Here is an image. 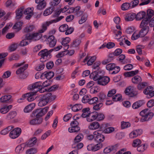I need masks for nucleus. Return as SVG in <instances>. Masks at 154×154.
<instances>
[{
  "label": "nucleus",
  "mask_w": 154,
  "mask_h": 154,
  "mask_svg": "<svg viewBox=\"0 0 154 154\" xmlns=\"http://www.w3.org/2000/svg\"><path fill=\"white\" fill-rule=\"evenodd\" d=\"M132 88L133 87L131 86H129L127 88L125 91V94L130 97H133L136 96L137 93L132 89Z\"/></svg>",
  "instance_id": "obj_19"
},
{
  "label": "nucleus",
  "mask_w": 154,
  "mask_h": 154,
  "mask_svg": "<svg viewBox=\"0 0 154 154\" xmlns=\"http://www.w3.org/2000/svg\"><path fill=\"white\" fill-rule=\"evenodd\" d=\"M54 23L53 20L49 21H47L42 24V29L40 30L41 33H43L47 29V27L51 24Z\"/></svg>",
  "instance_id": "obj_23"
},
{
  "label": "nucleus",
  "mask_w": 154,
  "mask_h": 154,
  "mask_svg": "<svg viewBox=\"0 0 154 154\" xmlns=\"http://www.w3.org/2000/svg\"><path fill=\"white\" fill-rule=\"evenodd\" d=\"M84 136L82 133L79 134L75 137L74 139V143H77L81 141L83 139Z\"/></svg>",
  "instance_id": "obj_54"
},
{
  "label": "nucleus",
  "mask_w": 154,
  "mask_h": 154,
  "mask_svg": "<svg viewBox=\"0 0 154 154\" xmlns=\"http://www.w3.org/2000/svg\"><path fill=\"white\" fill-rule=\"evenodd\" d=\"M13 128L14 127L13 126H9L2 130L0 132V134L2 135H5L7 134L8 132L10 131H11Z\"/></svg>",
  "instance_id": "obj_43"
},
{
  "label": "nucleus",
  "mask_w": 154,
  "mask_h": 154,
  "mask_svg": "<svg viewBox=\"0 0 154 154\" xmlns=\"http://www.w3.org/2000/svg\"><path fill=\"white\" fill-rule=\"evenodd\" d=\"M115 94L116 90L113 89L108 91L107 96L109 97H112V100L114 101L116 99V95H115Z\"/></svg>",
  "instance_id": "obj_56"
},
{
  "label": "nucleus",
  "mask_w": 154,
  "mask_h": 154,
  "mask_svg": "<svg viewBox=\"0 0 154 154\" xmlns=\"http://www.w3.org/2000/svg\"><path fill=\"white\" fill-rule=\"evenodd\" d=\"M78 125L79 123L76 121H72L70 123V127L68 128V131L71 133L79 131L80 128Z\"/></svg>",
  "instance_id": "obj_9"
},
{
  "label": "nucleus",
  "mask_w": 154,
  "mask_h": 154,
  "mask_svg": "<svg viewBox=\"0 0 154 154\" xmlns=\"http://www.w3.org/2000/svg\"><path fill=\"white\" fill-rule=\"evenodd\" d=\"M28 40H29L26 38V35L25 38L21 41L18 44L19 46L21 47H24L28 45L30 42L28 41Z\"/></svg>",
  "instance_id": "obj_47"
},
{
  "label": "nucleus",
  "mask_w": 154,
  "mask_h": 154,
  "mask_svg": "<svg viewBox=\"0 0 154 154\" xmlns=\"http://www.w3.org/2000/svg\"><path fill=\"white\" fill-rule=\"evenodd\" d=\"M139 71L138 70H136L134 71H132L130 72H127L124 73V76L126 77H130L133 76L137 74Z\"/></svg>",
  "instance_id": "obj_42"
},
{
  "label": "nucleus",
  "mask_w": 154,
  "mask_h": 154,
  "mask_svg": "<svg viewBox=\"0 0 154 154\" xmlns=\"http://www.w3.org/2000/svg\"><path fill=\"white\" fill-rule=\"evenodd\" d=\"M82 113L81 115L82 117L87 118V117L91 113L90 111V109L88 107L83 109L82 110Z\"/></svg>",
  "instance_id": "obj_35"
},
{
  "label": "nucleus",
  "mask_w": 154,
  "mask_h": 154,
  "mask_svg": "<svg viewBox=\"0 0 154 154\" xmlns=\"http://www.w3.org/2000/svg\"><path fill=\"white\" fill-rule=\"evenodd\" d=\"M100 91L99 87L97 86H94L90 89V93L91 94H96Z\"/></svg>",
  "instance_id": "obj_51"
},
{
  "label": "nucleus",
  "mask_w": 154,
  "mask_h": 154,
  "mask_svg": "<svg viewBox=\"0 0 154 154\" xmlns=\"http://www.w3.org/2000/svg\"><path fill=\"white\" fill-rule=\"evenodd\" d=\"M140 115L142 117L141 120L142 122H143L151 119L154 115V114L148 109H145L142 110L140 112Z\"/></svg>",
  "instance_id": "obj_4"
},
{
  "label": "nucleus",
  "mask_w": 154,
  "mask_h": 154,
  "mask_svg": "<svg viewBox=\"0 0 154 154\" xmlns=\"http://www.w3.org/2000/svg\"><path fill=\"white\" fill-rule=\"evenodd\" d=\"M110 81V78L107 76L101 77L100 78L97 83L98 84L102 85H107Z\"/></svg>",
  "instance_id": "obj_18"
},
{
  "label": "nucleus",
  "mask_w": 154,
  "mask_h": 154,
  "mask_svg": "<svg viewBox=\"0 0 154 154\" xmlns=\"http://www.w3.org/2000/svg\"><path fill=\"white\" fill-rule=\"evenodd\" d=\"M5 5L6 7H9L11 9H14L15 8V4L12 3V2L10 0H8L6 2Z\"/></svg>",
  "instance_id": "obj_62"
},
{
  "label": "nucleus",
  "mask_w": 154,
  "mask_h": 154,
  "mask_svg": "<svg viewBox=\"0 0 154 154\" xmlns=\"http://www.w3.org/2000/svg\"><path fill=\"white\" fill-rule=\"evenodd\" d=\"M11 96L9 95L2 96L0 98V103H6L9 101L11 98Z\"/></svg>",
  "instance_id": "obj_32"
},
{
  "label": "nucleus",
  "mask_w": 154,
  "mask_h": 154,
  "mask_svg": "<svg viewBox=\"0 0 154 154\" xmlns=\"http://www.w3.org/2000/svg\"><path fill=\"white\" fill-rule=\"evenodd\" d=\"M24 8H20V9L17 10L16 13V18L19 19L22 16L23 13Z\"/></svg>",
  "instance_id": "obj_48"
},
{
  "label": "nucleus",
  "mask_w": 154,
  "mask_h": 154,
  "mask_svg": "<svg viewBox=\"0 0 154 154\" xmlns=\"http://www.w3.org/2000/svg\"><path fill=\"white\" fill-rule=\"evenodd\" d=\"M17 113L15 111H12L9 112L6 116V119L10 120L14 118L16 116Z\"/></svg>",
  "instance_id": "obj_44"
},
{
  "label": "nucleus",
  "mask_w": 154,
  "mask_h": 154,
  "mask_svg": "<svg viewBox=\"0 0 154 154\" xmlns=\"http://www.w3.org/2000/svg\"><path fill=\"white\" fill-rule=\"evenodd\" d=\"M93 134L94 135V140L97 142L99 143H101L104 140L105 137L101 133L97 131H96L93 132Z\"/></svg>",
  "instance_id": "obj_12"
},
{
  "label": "nucleus",
  "mask_w": 154,
  "mask_h": 154,
  "mask_svg": "<svg viewBox=\"0 0 154 154\" xmlns=\"http://www.w3.org/2000/svg\"><path fill=\"white\" fill-rule=\"evenodd\" d=\"M18 44L17 43H13L11 44L9 47V50L10 52L15 51L19 46Z\"/></svg>",
  "instance_id": "obj_52"
},
{
  "label": "nucleus",
  "mask_w": 154,
  "mask_h": 154,
  "mask_svg": "<svg viewBox=\"0 0 154 154\" xmlns=\"http://www.w3.org/2000/svg\"><path fill=\"white\" fill-rule=\"evenodd\" d=\"M35 104L34 103H32L26 106L24 109V111L26 113L31 111L35 107Z\"/></svg>",
  "instance_id": "obj_30"
},
{
  "label": "nucleus",
  "mask_w": 154,
  "mask_h": 154,
  "mask_svg": "<svg viewBox=\"0 0 154 154\" xmlns=\"http://www.w3.org/2000/svg\"><path fill=\"white\" fill-rule=\"evenodd\" d=\"M146 15V12L144 11L139 12L136 15V19L137 20H140L145 17Z\"/></svg>",
  "instance_id": "obj_34"
},
{
  "label": "nucleus",
  "mask_w": 154,
  "mask_h": 154,
  "mask_svg": "<svg viewBox=\"0 0 154 154\" xmlns=\"http://www.w3.org/2000/svg\"><path fill=\"white\" fill-rule=\"evenodd\" d=\"M136 18V14L134 13H130L126 15L125 19L127 21H132L135 18Z\"/></svg>",
  "instance_id": "obj_38"
},
{
  "label": "nucleus",
  "mask_w": 154,
  "mask_h": 154,
  "mask_svg": "<svg viewBox=\"0 0 154 154\" xmlns=\"http://www.w3.org/2000/svg\"><path fill=\"white\" fill-rule=\"evenodd\" d=\"M148 21L147 20H143L140 25V27L142 28L139 32L141 37H143L148 32L149 27V26Z\"/></svg>",
  "instance_id": "obj_3"
},
{
  "label": "nucleus",
  "mask_w": 154,
  "mask_h": 154,
  "mask_svg": "<svg viewBox=\"0 0 154 154\" xmlns=\"http://www.w3.org/2000/svg\"><path fill=\"white\" fill-rule=\"evenodd\" d=\"M20 67L16 71V73L18 75L19 77L23 79L25 78L24 77L21 76V75H23V72L27 68L28 65L27 64H24V62L18 63H15L13 66V68H15Z\"/></svg>",
  "instance_id": "obj_1"
},
{
  "label": "nucleus",
  "mask_w": 154,
  "mask_h": 154,
  "mask_svg": "<svg viewBox=\"0 0 154 154\" xmlns=\"http://www.w3.org/2000/svg\"><path fill=\"white\" fill-rule=\"evenodd\" d=\"M116 149L115 145H111L108 146L103 149V153L105 154H107L113 151Z\"/></svg>",
  "instance_id": "obj_26"
},
{
  "label": "nucleus",
  "mask_w": 154,
  "mask_h": 154,
  "mask_svg": "<svg viewBox=\"0 0 154 154\" xmlns=\"http://www.w3.org/2000/svg\"><path fill=\"white\" fill-rule=\"evenodd\" d=\"M11 105H4L0 107V113L2 114L7 113L12 108Z\"/></svg>",
  "instance_id": "obj_14"
},
{
  "label": "nucleus",
  "mask_w": 154,
  "mask_h": 154,
  "mask_svg": "<svg viewBox=\"0 0 154 154\" xmlns=\"http://www.w3.org/2000/svg\"><path fill=\"white\" fill-rule=\"evenodd\" d=\"M47 41L50 47H54L56 44V40L55 39L54 36L53 35H51L49 36L47 39Z\"/></svg>",
  "instance_id": "obj_25"
},
{
  "label": "nucleus",
  "mask_w": 154,
  "mask_h": 154,
  "mask_svg": "<svg viewBox=\"0 0 154 154\" xmlns=\"http://www.w3.org/2000/svg\"><path fill=\"white\" fill-rule=\"evenodd\" d=\"M90 77L91 79H93L94 81L97 80V81L100 77L98 74L97 72L96 71H94L90 74Z\"/></svg>",
  "instance_id": "obj_37"
},
{
  "label": "nucleus",
  "mask_w": 154,
  "mask_h": 154,
  "mask_svg": "<svg viewBox=\"0 0 154 154\" xmlns=\"http://www.w3.org/2000/svg\"><path fill=\"white\" fill-rule=\"evenodd\" d=\"M103 145L102 143H98L96 144H90L87 146V149L88 151L95 152L102 148Z\"/></svg>",
  "instance_id": "obj_11"
},
{
  "label": "nucleus",
  "mask_w": 154,
  "mask_h": 154,
  "mask_svg": "<svg viewBox=\"0 0 154 154\" xmlns=\"http://www.w3.org/2000/svg\"><path fill=\"white\" fill-rule=\"evenodd\" d=\"M40 30V32H35L32 34H28L26 35V38L31 41H37L39 40L41 38L42 35Z\"/></svg>",
  "instance_id": "obj_7"
},
{
  "label": "nucleus",
  "mask_w": 154,
  "mask_h": 154,
  "mask_svg": "<svg viewBox=\"0 0 154 154\" xmlns=\"http://www.w3.org/2000/svg\"><path fill=\"white\" fill-rule=\"evenodd\" d=\"M55 9L53 7L50 6L46 9L43 12V15L44 16H47L51 14L54 11Z\"/></svg>",
  "instance_id": "obj_29"
},
{
  "label": "nucleus",
  "mask_w": 154,
  "mask_h": 154,
  "mask_svg": "<svg viewBox=\"0 0 154 154\" xmlns=\"http://www.w3.org/2000/svg\"><path fill=\"white\" fill-rule=\"evenodd\" d=\"M52 51V50L48 51L47 49H45L41 51L38 53V55L41 56V61L43 62L46 61L51 57L50 54Z\"/></svg>",
  "instance_id": "obj_6"
},
{
  "label": "nucleus",
  "mask_w": 154,
  "mask_h": 154,
  "mask_svg": "<svg viewBox=\"0 0 154 154\" xmlns=\"http://www.w3.org/2000/svg\"><path fill=\"white\" fill-rule=\"evenodd\" d=\"M35 29V26L32 25H29L26 26L23 29V31L25 32H29Z\"/></svg>",
  "instance_id": "obj_41"
},
{
  "label": "nucleus",
  "mask_w": 154,
  "mask_h": 154,
  "mask_svg": "<svg viewBox=\"0 0 154 154\" xmlns=\"http://www.w3.org/2000/svg\"><path fill=\"white\" fill-rule=\"evenodd\" d=\"M122 34V32L120 30H116V39L118 42H119V44L121 46H124V42L128 46L131 45V42L128 39H126L124 36H121Z\"/></svg>",
  "instance_id": "obj_5"
},
{
  "label": "nucleus",
  "mask_w": 154,
  "mask_h": 154,
  "mask_svg": "<svg viewBox=\"0 0 154 154\" xmlns=\"http://www.w3.org/2000/svg\"><path fill=\"white\" fill-rule=\"evenodd\" d=\"M37 152L36 149L34 148H31L27 149L26 152V154H34Z\"/></svg>",
  "instance_id": "obj_64"
},
{
  "label": "nucleus",
  "mask_w": 154,
  "mask_h": 154,
  "mask_svg": "<svg viewBox=\"0 0 154 154\" xmlns=\"http://www.w3.org/2000/svg\"><path fill=\"white\" fill-rule=\"evenodd\" d=\"M91 96L88 95H86L84 96L82 100V102L83 103H88L89 104V101H90L91 98Z\"/></svg>",
  "instance_id": "obj_57"
},
{
  "label": "nucleus",
  "mask_w": 154,
  "mask_h": 154,
  "mask_svg": "<svg viewBox=\"0 0 154 154\" xmlns=\"http://www.w3.org/2000/svg\"><path fill=\"white\" fill-rule=\"evenodd\" d=\"M36 142V138L35 137H33L28 142V146L29 147L32 146L35 144Z\"/></svg>",
  "instance_id": "obj_59"
},
{
  "label": "nucleus",
  "mask_w": 154,
  "mask_h": 154,
  "mask_svg": "<svg viewBox=\"0 0 154 154\" xmlns=\"http://www.w3.org/2000/svg\"><path fill=\"white\" fill-rule=\"evenodd\" d=\"M80 40L77 39L74 40L71 44V46L73 48H78L81 43Z\"/></svg>",
  "instance_id": "obj_50"
},
{
  "label": "nucleus",
  "mask_w": 154,
  "mask_h": 154,
  "mask_svg": "<svg viewBox=\"0 0 154 154\" xmlns=\"http://www.w3.org/2000/svg\"><path fill=\"white\" fill-rule=\"evenodd\" d=\"M106 125L104 123L100 125V124L97 122H94L90 124L88 126V128L90 130L94 131L97 130L100 128L101 130L102 129V127Z\"/></svg>",
  "instance_id": "obj_8"
},
{
  "label": "nucleus",
  "mask_w": 154,
  "mask_h": 154,
  "mask_svg": "<svg viewBox=\"0 0 154 154\" xmlns=\"http://www.w3.org/2000/svg\"><path fill=\"white\" fill-rule=\"evenodd\" d=\"M51 84V82L50 81H46L42 83V88L41 89H39V92L40 93H43L47 91V89H45V88L49 86Z\"/></svg>",
  "instance_id": "obj_24"
},
{
  "label": "nucleus",
  "mask_w": 154,
  "mask_h": 154,
  "mask_svg": "<svg viewBox=\"0 0 154 154\" xmlns=\"http://www.w3.org/2000/svg\"><path fill=\"white\" fill-rule=\"evenodd\" d=\"M49 107L46 106L43 109H37L35 111L36 116L37 117H41L46 113Z\"/></svg>",
  "instance_id": "obj_15"
},
{
  "label": "nucleus",
  "mask_w": 154,
  "mask_h": 154,
  "mask_svg": "<svg viewBox=\"0 0 154 154\" xmlns=\"http://www.w3.org/2000/svg\"><path fill=\"white\" fill-rule=\"evenodd\" d=\"M12 26V24L11 23H8L2 29V33H5Z\"/></svg>",
  "instance_id": "obj_60"
},
{
  "label": "nucleus",
  "mask_w": 154,
  "mask_h": 154,
  "mask_svg": "<svg viewBox=\"0 0 154 154\" xmlns=\"http://www.w3.org/2000/svg\"><path fill=\"white\" fill-rule=\"evenodd\" d=\"M132 81L134 84H138L141 82L142 79L139 76L136 75L132 78Z\"/></svg>",
  "instance_id": "obj_49"
},
{
  "label": "nucleus",
  "mask_w": 154,
  "mask_h": 154,
  "mask_svg": "<svg viewBox=\"0 0 154 154\" xmlns=\"http://www.w3.org/2000/svg\"><path fill=\"white\" fill-rule=\"evenodd\" d=\"M61 0H51L49 2L50 6L53 7L55 9V7L58 6L60 3Z\"/></svg>",
  "instance_id": "obj_40"
},
{
  "label": "nucleus",
  "mask_w": 154,
  "mask_h": 154,
  "mask_svg": "<svg viewBox=\"0 0 154 154\" xmlns=\"http://www.w3.org/2000/svg\"><path fill=\"white\" fill-rule=\"evenodd\" d=\"M144 103V102L143 100H139L134 102L132 106L134 109H136L141 107Z\"/></svg>",
  "instance_id": "obj_39"
},
{
  "label": "nucleus",
  "mask_w": 154,
  "mask_h": 154,
  "mask_svg": "<svg viewBox=\"0 0 154 154\" xmlns=\"http://www.w3.org/2000/svg\"><path fill=\"white\" fill-rule=\"evenodd\" d=\"M116 68V64L115 63H109L106 66L107 70L112 71L115 69Z\"/></svg>",
  "instance_id": "obj_61"
},
{
  "label": "nucleus",
  "mask_w": 154,
  "mask_h": 154,
  "mask_svg": "<svg viewBox=\"0 0 154 154\" xmlns=\"http://www.w3.org/2000/svg\"><path fill=\"white\" fill-rule=\"evenodd\" d=\"M55 98L54 95H52L51 93H48L40 97L38 103V105L41 107L44 106L49 101L55 99Z\"/></svg>",
  "instance_id": "obj_2"
},
{
  "label": "nucleus",
  "mask_w": 154,
  "mask_h": 154,
  "mask_svg": "<svg viewBox=\"0 0 154 154\" xmlns=\"http://www.w3.org/2000/svg\"><path fill=\"white\" fill-rule=\"evenodd\" d=\"M36 93L37 91H33L27 93L24 95L27 100L28 101L30 102L33 101L35 99V96Z\"/></svg>",
  "instance_id": "obj_17"
},
{
  "label": "nucleus",
  "mask_w": 154,
  "mask_h": 154,
  "mask_svg": "<svg viewBox=\"0 0 154 154\" xmlns=\"http://www.w3.org/2000/svg\"><path fill=\"white\" fill-rule=\"evenodd\" d=\"M96 120L97 121H100L103 120L105 116L103 114L100 113L98 112H96Z\"/></svg>",
  "instance_id": "obj_46"
},
{
  "label": "nucleus",
  "mask_w": 154,
  "mask_h": 154,
  "mask_svg": "<svg viewBox=\"0 0 154 154\" xmlns=\"http://www.w3.org/2000/svg\"><path fill=\"white\" fill-rule=\"evenodd\" d=\"M54 75V73L51 71H46L41 74V79H42L46 78L47 79L52 78Z\"/></svg>",
  "instance_id": "obj_20"
},
{
  "label": "nucleus",
  "mask_w": 154,
  "mask_h": 154,
  "mask_svg": "<svg viewBox=\"0 0 154 154\" xmlns=\"http://www.w3.org/2000/svg\"><path fill=\"white\" fill-rule=\"evenodd\" d=\"M23 24V23L22 21H19L16 23L14 25L13 28L17 32L20 31L22 28V26Z\"/></svg>",
  "instance_id": "obj_33"
},
{
  "label": "nucleus",
  "mask_w": 154,
  "mask_h": 154,
  "mask_svg": "<svg viewBox=\"0 0 154 154\" xmlns=\"http://www.w3.org/2000/svg\"><path fill=\"white\" fill-rule=\"evenodd\" d=\"M42 82H36L32 84L29 85L28 87V88L30 90H33L35 89H37V92L38 91L39 92L38 90L39 89H41L42 88Z\"/></svg>",
  "instance_id": "obj_16"
},
{
  "label": "nucleus",
  "mask_w": 154,
  "mask_h": 154,
  "mask_svg": "<svg viewBox=\"0 0 154 154\" xmlns=\"http://www.w3.org/2000/svg\"><path fill=\"white\" fill-rule=\"evenodd\" d=\"M26 144L25 143H22L17 145L15 149V152L16 154H22L25 148Z\"/></svg>",
  "instance_id": "obj_21"
},
{
  "label": "nucleus",
  "mask_w": 154,
  "mask_h": 154,
  "mask_svg": "<svg viewBox=\"0 0 154 154\" xmlns=\"http://www.w3.org/2000/svg\"><path fill=\"white\" fill-rule=\"evenodd\" d=\"M42 119L41 117H37L36 116L35 119L29 121V123L31 125L39 124L42 122Z\"/></svg>",
  "instance_id": "obj_28"
},
{
  "label": "nucleus",
  "mask_w": 154,
  "mask_h": 154,
  "mask_svg": "<svg viewBox=\"0 0 154 154\" xmlns=\"http://www.w3.org/2000/svg\"><path fill=\"white\" fill-rule=\"evenodd\" d=\"M96 112H91L86 118L87 121L88 122H91L96 120Z\"/></svg>",
  "instance_id": "obj_31"
},
{
  "label": "nucleus",
  "mask_w": 154,
  "mask_h": 154,
  "mask_svg": "<svg viewBox=\"0 0 154 154\" xmlns=\"http://www.w3.org/2000/svg\"><path fill=\"white\" fill-rule=\"evenodd\" d=\"M153 16H154V11L152 10L151 9H148L147 11V15L146 17L143 20H147L148 21V24H149V22L151 20H150V19Z\"/></svg>",
  "instance_id": "obj_27"
},
{
  "label": "nucleus",
  "mask_w": 154,
  "mask_h": 154,
  "mask_svg": "<svg viewBox=\"0 0 154 154\" xmlns=\"http://www.w3.org/2000/svg\"><path fill=\"white\" fill-rule=\"evenodd\" d=\"M96 59L95 56L92 57H86L84 60L83 62L85 63L87 62V64L88 66H90L92 64Z\"/></svg>",
  "instance_id": "obj_22"
},
{
  "label": "nucleus",
  "mask_w": 154,
  "mask_h": 154,
  "mask_svg": "<svg viewBox=\"0 0 154 154\" xmlns=\"http://www.w3.org/2000/svg\"><path fill=\"white\" fill-rule=\"evenodd\" d=\"M98 100L99 99L97 97H95L92 98L91 97L89 104L90 105L95 104L98 102Z\"/></svg>",
  "instance_id": "obj_58"
},
{
  "label": "nucleus",
  "mask_w": 154,
  "mask_h": 154,
  "mask_svg": "<svg viewBox=\"0 0 154 154\" xmlns=\"http://www.w3.org/2000/svg\"><path fill=\"white\" fill-rule=\"evenodd\" d=\"M21 131L20 128H16L10 131L9 134V137L12 139H15L20 135Z\"/></svg>",
  "instance_id": "obj_10"
},
{
  "label": "nucleus",
  "mask_w": 154,
  "mask_h": 154,
  "mask_svg": "<svg viewBox=\"0 0 154 154\" xmlns=\"http://www.w3.org/2000/svg\"><path fill=\"white\" fill-rule=\"evenodd\" d=\"M143 93L147 95V98H149L154 96V91L151 86L147 87L143 91Z\"/></svg>",
  "instance_id": "obj_13"
},
{
  "label": "nucleus",
  "mask_w": 154,
  "mask_h": 154,
  "mask_svg": "<svg viewBox=\"0 0 154 154\" xmlns=\"http://www.w3.org/2000/svg\"><path fill=\"white\" fill-rule=\"evenodd\" d=\"M101 64V62L99 61L96 62L93 64L92 66V69H93L95 70L96 71L98 72L100 70V66Z\"/></svg>",
  "instance_id": "obj_55"
},
{
  "label": "nucleus",
  "mask_w": 154,
  "mask_h": 154,
  "mask_svg": "<svg viewBox=\"0 0 154 154\" xmlns=\"http://www.w3.org/2000/svg\"><path fill=\"white\" fill-rule=\"evenodd\" d=\"M68 26L67 24H63L60 26L59 28V30L60 32H64L68 29Z\"/></svg>",
  "instance_id": "obj_63"
},
{
  "label": "nucleus",
  "mask_w": 154,
  "mask_h": 154,
  "mask_svg": "<svg viewBox=\"0 0 154 154\" xmlns=\"http://www.w3.org/2000/svg\"><path fill=\"white\" fill-rule=\"evenodd\" d=\"M70 41L71 39L69 37L63 38L62 39V45L65 46L66 48L68 49L69 46L68 44Z\"/></svg>",
  "instance_id": "obj_36"
},
{
  "label": "nucleus",
  "mask_w": 154,
  "mask_h": 154,
  "mask_svg": "<svg viewBox=\"0 0 154 154\" xmlns=\"http://www.w3.org/2000/svg\"><path fill=\"white\" fill-rule=\"evenodd\" d=\"M82 106L81 104H76L72 107V110L73 112H77L82 109Z\"/></svg>",
  "instance_id": "obj_45"
},
{
  "label": "nucleus",
  "mask_w": 154,
  "mask_h": 154,
  "mask_svg": "<svg viewBox=\"0 0 154 154\" xmlns=\"http://www.w3.org/2000/svg\"><path fill=\"white\" fill-rule=\"evenodd\" d=\"M38 4L36 6V8L39 10H43L46 6L47 3L46 2L37 3Z\"/></svg>",
  "instance_id": "obj_53"
}]
</instances>
